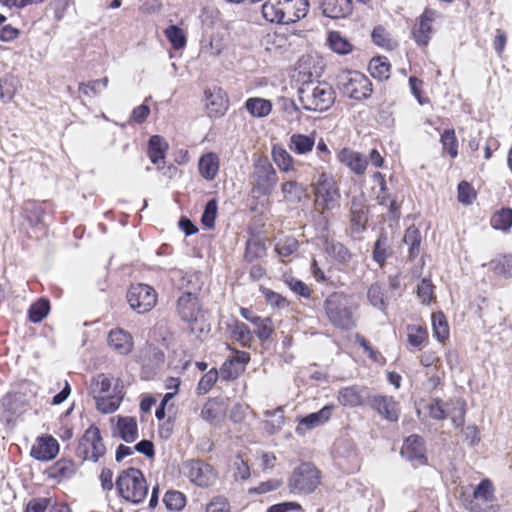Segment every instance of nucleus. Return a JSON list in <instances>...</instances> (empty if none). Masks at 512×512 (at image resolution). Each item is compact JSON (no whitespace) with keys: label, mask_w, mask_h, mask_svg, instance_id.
Masks as SVG:
<instances>
[{"label":"nucleus","mask_w":512,"mask_h":512,"mask_svg":"<svg viewBox=\"0 0 512 512\" xmlns=\"http://www.w3.org/2000/svg\"><path fill=\"white\" fill-rule=\"evenodd\" d=\"M118 495L125 501L139 504L148 494V485L144 474L138 468L129 467L120 472L115 482Z\"/></svg>","instance_id":"6"},{"label":"nucleus","mask_w":512,"mask_h":512,"mask_svg":"<svg viewBox=\"0 0 512 512\" xmlns=\"http://www.w3.org/2000/svg\"><path fill=\"white\" fill-rule=\"evenodd\" d=\"M226 413V401L221 397H211L204 403L200 416L209 424L218 425L225 419Z\"/></svg>","instance_id":"26"},{"label":"nucleus","mask_w":512,"mask_h":512,"mask_svg":"<svg viewBox=\"0 0 512 512\" xmlns=\"http://www.w3.org/2000/svg\"><path fill=\"white\" fill-rule=\"evenodd\" d=\"M184 471L187 478L201 488L213 486L218 478L214 467L202 460L187 461L184 464Z\"/></svg>","instance_id":"12"},{"label":"nucleus","mask_w":512,"mask_h":512,"mask_svg":"<svg viewBox=\"0 0 512 512\" xmlns=\"http://www.w3.org/2000/svg\"><path fill=\"white\" fill-rule=\"evenodd\" d=\"M387 235L381 233L374 243L372 258L380 266L383 267L388 258Z\"/></svg>","instance_id":"57"},{"label":"nucleus","mask_w":512,"mask_h":512,"mask_svg":"<svg viewBox=\"0 0 512 512\" xmlns=\"http://www.w3.org/2000/svg\"><path fill=\"white\" fill-rule=\"evenodd\" d=\"M138 362L143 367L158 368L165 362V353L158 346L146 343L138 354Z\"/></svg>","instance_id":"30"},{"label":"nucleus","mask_w":512,"mask_h":512,"mask_svg":"<svg viewBox=\"0 0 512 512\" xmlns=\"http://www.w3.org/2000/svg\"><path fill=\"white\" fill-rule=\"evenodd\" d=\"M163 502L167 509L172 511H180L186 505V497L180 491L169 490L165 493Z\"/></svg>","instance_id":"60"},{"label":"nucleus","mask_w":512,"mask_h":512,"mask_svg":"<svg viewBox=\"0 0 512 512\" xmlns=\"http://www.w3.org/2000/svg\"><path fill=\"white\" fill-rule=\"evenodd\" d=\"M76 473V464L72 459L60 458L47 469V476L57 482L70 479Z\"/></svg>","instance_id":"36"},{"label":"nucleus","mask_w":512,"mask_h":512,"mask_svg":"<svg viewBox=\"0 0 512 512\" xmlns=\"http://www.w3.org/2000/svg\"><path fill=\"white\" fill-rule=\"evenodd\" d=\"M409 87L411 93L420 105L430 102V98L424 93V81L416 76L409 77Z\"/></svg>","instance_id":"64"},{"label":"nucleus","mask_w":512,"mask_h":512,"mask_svg":"<svg viewBox=\"0 0 512 512\" xmlns=\"http://www.w3.org/2000/svg\"><path fill=\"white\" fill-rule=\"evenodd\" d=\"M176 312L180 319L187 322L193 330L194 323L203 317L202 305L198 294L191 292L182 293L176 301Z\"/></svg>","instance_id":"13"},{"label":"nucleus","mask_w":512,"mask_h":512,"mask_svg":"<svg viewBox=\"0 0 512 512\" xmlns=\"http://www.w3.org/2000/svg\"><path fill=\"white\" fill-rule=\"evenodd\" d=\"M439 16L440 14L437 10L426 7L422 14L416 18L411 33L418 46H428L433 33L432 25Z\"/></svg>","instance_id":"15"},{"label":"nucleus","mask_w":512,"mask_h":512,"mask_svg":"<svg viewBox=\"0 0 512 512\" xmlns=\"http://www.w3.org/2000/svg\"><path fill=\"white\" fill-rule=\"evenodd\" d=\"M368 220L369 208L366 199L363 196H354L350 207L351 229L356 233L363 232L367 227Z\"/></svg>","instance_id":"25"},{"label":"nucleus","mask_w":512,"mask_h":512,"mask_svg":"<svg viewBox=\"0 0 512 512\" xmlns=\"http://www.w3.org/2000/svg\"><path fill=\"white\" fill-rule=\"evenodd\" d=\"M494 500V487L492 482L485 478L474 489L472 495H462L464 507L471 512H495L491 504Z\"/></svg>","instance_id":"10"},{"label":"nucleus","mask_w":512,"mask_h":512,"mask_svg":"<svg viewBox=\"0 0 512 512\" xmlns=\"http://www.w3.org/2000/svg\"><path fill=\"white\" fill-rule=\"evenodd\" d=\"M53 203L51 200L38 201L29 199L22 205V215L30 225H38L43 222L46 215L53 213Z\"/></svg>","instance_id":"20"},{"label":"nucleus","mask_w":512,"mask_h":512,"mask_svg":"<svg viewBox=\"0 0 512 512\" xmlns=\"http://www.w3.org/2000/svg\"><path fill=\"white\" fill-rule=\"evenodd\" d=\"M309 7L308 0H267L262 5V15L271 23L291 24L303 19Z\"/></svg>","instance_id":"2"},{"label":"nucleus","mask_w":512,"mask_h":512,"mask_svg":"<svg viewBox=\"0 0 512 512\" xmlns=\"http://www.w3.org/2000/svg\"><path fill=\"white\" fill-rule=\"evenodd\" d=\"M367 298L372 306L379 310L385 311L387 308V301L385 297V289L379 283L370 285L367 291Z\"/></svg>","instance_id":"53"},{"label":"nucleus","mask_w":512,"mask_h":512,"mask_svg":"<svg viewBox=\"0 0 512 512\" xmlns=\"http://www.w3.org/2000/svg\"><path fill=\"white\" fill-rule=\"evenodd\" d=\"M108 83V77H103L101 79L91 80L88 82H81L78 88L79 92L83 95L92 97L99 95L100 91L108 86Z\"/></svg>","instance_id":"58"},{"label":"nucleus","mask_w":512,"mask_h":512,"mask_svg":"<svg viewBox=\"0 0 512 512\" xmlns=\"http://www.w3.org/2000/svg\"><path fill=\"white\" fill-rule=\"evenodd\" d=\"M440 143L442 145V154L449 155L455 159L459 153V143L454 128L445 129L440 135Z\"/></svg>","instance_id":"43"},{"label":"nucleus","mask_w":512,"mask_h":512,"mask_svg":"<svg viewBox=\"0 0 512 512\" xmlns=\"http://www.w3.org/2000/svg\"><path fill=\"white\" fill-rule=\"evenodd\" d=\"M272 159L277 167L283 172L294 170V158L280 146H274L272 149Z\"/></svg>","instance_id":"52"},{"label":"nucleus","mask_w":512,"mask_h":512,"mask_svg":"<svg viewBox=\"0 0 512 512\" xmlns=\"http://www.w3.org/2000/svg\"><path fill=\"white\" fill-rule=\"evenodd\" d=\"M490 226L494 230L509 233L512 228V208L501 207L495 210L490 217Z\"/></svg>","instance_id":"38"},{"label":"nucleus","mask_w":512,"mask_h":512,"mask_svg":"<svg viewBox=\"0 0 512 512\" xmlns=\"http://www.w3.org/2000/svg\"><path fill=\"white\" fill-rule=\"evenodd\" d=\"M315 210L321 214L339 206L340 188L335 177L324 170L318 172L316 181L312 184Z\"/></svg>","instance_id":"5"},{"label":"nucleus","mask_w":512,"mask_h":512,"mask_svg":"<svg viewBox=\"0 0 512 512\" xmlns=\"http://www.w3.org/2000/svg\"><path fill=\"white\" fill-rule=\"evenodd\" d=\"M205 95V109L208 117H222L228 110L229 99L226 92L219 87L207 89Z\"/></svg>","instance_id":"19"},{"label":"nucleus","mask_w":512,"mask_h":512,"mask_svg":"<svg viewBox=\"0 0 512 512\" xmlns=\"http://www.w3.org/2000/svg\"><path fill=\"white\" fill-rule=\"evenodd\" d=\"M343 91L350 98L364 100L371 96L373 89L370 79L358 71H349L343 83Z\"/></svg>","instance_id":"17"},{"label":"nucleus","mask_w":512,"mask_h":512,"mask_svg":"<svg viewBox=\"0 0 512 512\" xmlns=\"http://www.w3.org/2000/svg\"><path fill=\"white\" fill-rule=\"evenodd\" d=\"M298 97L305 110L322 112L334 104L335 91L327 82L309 81L298 88Z\"/></svg>","instance_id":"4"},{"label":"nucleus","mask_w":512,"mask_h":512,"mask_svg":"<svg viewBox=\"0 0 512 512\" xmlns=\"http://www.w3.org/2000/svg\"><path fill=\"white\" fill-rule=\"evenodd\" d=\"M234 355L227 358L220 367V376L224 381H233L239 378L246 370L251 360L250 353L228 346Z\"/></svg>","instance_id":"16"},{"label":"nucleus","mask_w":512,"mask_h":512,"mask_svg":"<svg viewBox=\"0 0 512 512\" xmlns=\"http://www.w3.org/2000/svg\"><path fill=\"white\" fill-rule=\"evenodd\" d=\"M364 390L365 388H361L358 385L342 387L338 390L337 401L344 407L355 408L363 406L365 404Z\"/></svg>","instance_id":"31"},{"label":"nucleus","mask_w":512,"mask_h":512,"mask_svg":"<svg viewBox=\"0 0 512 512\" xmlns=\"http://www.w3.org/2000/svg\"><path fill=\"white\" fill-rule=\"evenodd\" d=\"M403 241L409 246L408 258L409 260H414L418 257L420 253V245H421V232L415 226H409L405 230Z\"/></svg>","instance_id":"46"},{"label":"nucleus","mask_w":512,"mask_h":512,"mask_svg":"<svg viewBox=\"0 0 512 512\" xmlns=\"http://www.w3.org/2000/svg\"><path fill=\"white\" fill-rule=\"evenodd\" d=\"M315 141V132L309 135L294 133L289 138L288 147L296 155H306L313 150Z\"/></svg>","instance_id":"37"},{"label":"nucleus","mask_w":512,"mask_h":512,"mask_svg":"<svg viewBox=\"0 0 512 512\" xmlns=\"http://www.w3.org/2000/svg\"><path fill=\"white\" fill-rule=\"evenodd\" d=\"M226 329L232 340L243 347H250L253 341V335L244 322H241L237 318H232L227 322Z\"/></svg>","instance_id":"32"},{"label":"nucleus","mask_w":512,"mask_h":512,"mask_svg":"<svg viewBox=\"0 0 512 512\" xmlns=\"http://www.w3.org/2000/svg\"><path fill=\"white\" fill-rule=\"evenodd\" d=\"M433 335L438 342L445 344L450 337V329L443 312H435L432 314Z\"/></svg>","instance_id":"44"},{"label":"nucleus","mask_w":512,"mask_h":512,"mask_svg":"<svg viewBox=\"0 0 512 512\" xmlns=\"http://www.w3.org/2000/svg\"><path fill=\"white\" fill-rule=\"evenodd\" d=\"M130 308L139 314L151 311L158 300L156 290L147 284H132L126 294Z\"/></svg>","instance_id":"11"},{"label":"nucleus","mask_w":512,"mask_h":512,"mask_svg":"<svg viewBox=\"0 0 512 512\" xmlns=\"http://www.w3.org/2000/svg\"><path fill=\"white\" fill-rule=\"evenodd\" d=\"M320 471L309 462L297 466L288 479V487L292 493H312L320 484Z\"/></svg>","instance_id":"8"},{"label":"nucleus","mask_w":512,"mask_h":512,"mask_svg":"<svg viewBox=\"0 0 512 512\" xmlns=\"http://www.w3.org/2000/svg\"><path fill=\"white\" fill-rule=\"evenodd\" d=\"M328 44L337 54L346 55L353 51V44L339 31H331L329 33Z\"/></svg>","instance_id":"48"},{"label":"nucleus","mask_w":512,"mask_h":512,"mask_svg":"<svg viewBox=\"0 0 512 512\" xmlns=\"http://www.w3.org/2000/svg\"><path fill=\"white\" fill-rule=\"evenodd\" d=\"M253 197L270 196L278 182V175L273 165L267 160H259L254 165L251 175Z\"/></svg>","instance_id":"9"},{"label":"nucleus","mask_w":512,"mask_h":512,"mask_svg":"<svg viewBox=\"0 0 512 512\" xmlns=\"http://www.w3.org/2000/svg\"><path fill=\"white\" fill-rule=\"evenodd\" d=\"M113 381L112 375L98 373L91 378L88 385V394L94 399L96 409L102 414L114 413L125 397L120 378H117L114 383Z\"/></svg>","instance_id":"1"},{"label":"nucleus","mask_w":512,"mask_h":512,"mask_svg":"<svg viewBox=\"0 0 512 512\" xmlns=\"http://www.w3.org/2000/svg\"><path fill=\"white\" fill-rule=\"evenodd\" d=\"M334 409L333 404H328L317 412L298 418L296 433L303 435L305 432L327 423L331 419Z\"/></svg>","instance_id":"24"},{"label":"nucleus","mask_w":512,"mask_h":512,"mask_svg":"<svg viewBox=\"0 0 512 512\" xmlns=\"http://www.w3.org/2000/svg\"><path fill=\"white\" fill-rule=\"evenodd\" d=\"M425 452V442L421 436L416 434L408 436L404 440L401 448L402 456L406 457L410 461H417L420 464H425L427 462Z\"/></svg>","instance_id":"28"},{"label":"nucleus","mask_w":512,"mask_h":512,"mask_svg":"<svg viewBox=\"0 0 512 512\" xmlns=\"http://www.w3.org/2000/svg\"><path fill=\"white\" fill-rule=\"evenodd\" d=\"M477 191L471 183L462 180L457 185V200L459 203L469 206L477 199Z\"/></svg>","instance_id":"55"},{"label":"nucleus","mask_w":512,"mask_h":512,"mask_svg":"<svg viewBox=\"0 0 512 512\" xmlns=\"http://www.w3.org/2000/svg\"><path fill=\"white\" fill-rule=\"evenodd\" d=\"M164 35L174 50H181L186 47L187 35L185 31L177 25H170L164 30Z\"/></svg>","instance_id":"49"},{"label":"nucleus","mask_w":512,"mask_h":512,"mask_svg":"<svg viewBox=\"0 0 512 512\" xmlns=\"http://www.w3.org/2000/svg\"><path fill=\"white\" fill-rule=\"evenodd\" d=\"M372 42L387 51H392L398 47V41L392 36L384 26L377 25L371 33Z\"/></svg>","instance_id":"39"},{"label":"nucleus","mask_w":512,"mask_h":512,"mask_svg":"<svg viewBox=\"0 0 512 512\" xmlns=\"http://www.w3.org/2000/svg\"><path fill=\"white\" fill-rule=\"evenodd\" d=\"M489 269L497 276L512 277V254L502 255L488 263Z\"/></svg>","instance_id":"47"},{"label":"nucleus","mask_w":512,"mask_h":512,"mask_svg":"<svg viewBox=\"0 0 512 512\" xmlns=\"http://www.w3.org/2000/svg\"><path fill=\"white\" fill-rule=\"evenodd\" d=\"M266 251L265 242L259 237H252L246 242L243 257L245 261L252 263L257 259L263 258L266 255Z\"/></svg>","instance_id":"45"},{"label":"nucleus","mask_w":512,"mask_h":512,"mask_svg":"<svg viewBox=\"0 0 512 512\" xmlns=\"http://www.w3.org/2000/svg\"><path fill=\"white\" fill-rule=\"evenodd\" d=\"M233 467L236 480L246 481L250 478L251 468L241 453L236 454Z\"/></svg>","instance_id":"63"},{"label":"nucleus","mask_w":512,"mask_h":512,"mask_svg":"<svg viewBox=\"0 0 512 512\" xmlns=\"http://www.w3.org/2000/svg\"><path fill=\"white\" fill-rule=\"evenodd\" d=\"M435 286L428 278H423L417 285V296L423 305H429L435 300Z\"/></svg>","instance_id":"61"},{"label":"nucleus","mask_w":512,"mask_h":512,"mask_svg":"<svg viewBox=\"0 0 512 512\" xmlns=\"http://www.w3.org/2000/svg\"><path fill=\"white\" fill-rule=\"evenodd\" d=\"M220 375V371L216 368H211L208 372H206L199 380L196 386L197 395H205L207 394L216 384Z\"/></svg>","instance_id":"56"},{"label":"nucleus","mask_w":512,"mask_h":512,"mask_svg":"<svg viewBox=\"0 0 512 512\" xmlns=\"http://www.w3.org/2000/svg\"><path fill=\"white\" fill-rule=\"evenodd\" d=\"M220 169V159L215 152L204 153L198 160V171L202 178L213 181Z\"/></svg>","instance_id":"35"},{"label":"nucleus","mask_w":512,"mask_h":512,"mask_svg":"<svg viewBox=\"0 0 512 512\" xmlns=\"http://www.w3.org/2000/svg\"><path fill=\"white\" fill-rule=\"evenodd\" d=\"M168 149L169 144L162 136L152 135L149 138L147 156L159 170L164 168Z\"/></svg>","instance_id":"29"},{"label":"nucleus","mask_w":512,"mask_h":512,"mask_svg":"<svg viewBox=\"0 0 512 512\" xmlns=\"http://www.w3.org/2000/svg\"><path fill=\"white\" fill-rule=\"evenodd\" d=\"M323 308L329 322L336 328L348 331L356 326L354 310L357 309V305L350 303L346 293L332 292L325 298Z\"/></svg>","instance_id":"3"},{"label":"nucleus","mask_w":512,"mask_h":512,"mask_svg":"<svg viewBox=\"0 0 512 512\" xmlns=\"http://www.w3.org/2000/svg\"><path fill=\"white\" fill-rule=\"evenodd\" d=\"M255 335L260 341L268 340L274 333V324L270 317H258V320L254 322Z\"/></svg>","instance_id":"59"},{"label":"nucleus","mask_w":512,"mask_h":512,"mask_svg":"<svg viewBox=\"0 0 512 512\" xmlns=\"http://www.w3.org/2000/svg\"><path fill=\"white\" fill-rule=\"evenodd\" d=\"M115 434L127 443L134 442L139 436L137 419L131 416H118Z\"/></svg>","instance_id":"34"},{"label":"nucleus","mask_w":512,"mask_h":512,"mask_svg":"<svg viewBox=\"0 0 512 512\" xmlns=\"http://www.w3.org/2000/svg\"><path fill=\"white\" fill-rule=\"evenodd\" d=\"M324 251L335 262L341 265H348L353 259V253L342 242L326 239L324 241Z\"/></svg>","instance_id":"33"},{"label":"nucleus","mask_w":512,"mask_h":512,"mask_svg":"<svg viewBox=\"0 0 512 512\" xmlns=\"http://www.w3.org/2000/svg\"><path fill=\"white\" fill-rule=\"evenodd\" d=\"M320 9L324 16L331 19H345L354 10L352 0H320Z\"/></svg>","instance_id":"27"},{"label":"nucleus","mask_w":512,"mask_h":512,"mask_svg":"<svg viewBox=\"0 0 512 512\" xmlns=\"http://www.w3.org/2000/svg\"><path fill=\"white\" fill-rule=\"evenodd\" d=\"M50 312V302L46 298H39L28 309V319L32 323H40Z\"/></svg>","instance_id":"50"},{"label":"nucleus","mask_w":512,"mask_h":512,"mask_svg":"<svg viewBox=\"0 0 512 512\" xmlns=\"http://www.w3.org/2000/svg\"><path fill=\"white\" fill-rule=\"evenodd\" d=\"M272 102L270 100L260 98V97H251L248 98L245 102L246 110L253 117H266L272 111Z\"/></svg>","instance_id":"42"},{"label":"nucleus","mask_w":512,"mask_h":512,"mask_svg":"<svg viewBox=\"0 0 512 512\" xmlns=\"http://www.w3.org/2000/svg\"><path fill=\"white\" fill-rule=\"evenodd\" d=\"M407 341L412 347L421 349L429 342V333L425 325H407Z\"/></svg>","instance_id":"40"},{"label":"nucleus","mask_w":512,"mask_h":512,"mask_svg":"<svg viewBox=\"0 0 512 512\" xmlns=\"http://www.w3.org/2000/svg\"><path fill=\"white\" fill-rule=\"evenodd\" d=\"M283 282L289 289L296 295L305 299H310L312 296V289L302 280L294 277L292 274H284Z\"/></svg>","instance_id":"51"},{"label":"nucleus","mask_w":512,"mask_h":512,"mask_svg":"<svg viewBox=\"0 0 512 512\" xmlns=\"http://www.w3.org/2000/svg\"><path fill=\"white\" fill-rule=\"evenodd\" d=\"M107 343L112 351L121 356H127L134 350L132 334L121 327H116L109 331Z\"/></svg>","instance_id":"21"},{"label":"nucleus","mask_w":512,"mask_h":512,"mask_svg":"<svg viewBox=\"0 0 512 512\" xmlns=\"http://www.w3.org/2000/svg\"><path fill=\"white\" fill-rule=\"evenodd\" d=\"M60 444L50 434H42L36 437L30 449V456L40 462H49L57 457Z\"/></svg>","instance_id":"18"},{"label":"nucleus","mask_w":512,"mask_h":512,"mask_svg":"<svg viewBox=\"0 0 512 512\" xmlns=\"http://www.w3.org/2000/svg\"><path fill=\"white\" fill-rule=\"evenodd\" d=\"M226 47L225 35L221 32H213L209 41L203 46V51L213 57L219 56Z\"/></svg>","instance_id":"54"},{"label":"nucleus","mask_w":512,"mask_h":512,"mask_svg":"<svg viewBox=\"0 0 512 512\" xmlns=\"http://www.w3.org/2000/svg\"><path fill=\"white\" fill-rule=\"evenodd\" d=\"M76 456L82 461L96 463L106 454V446L100 429L91 424L78 440Z\"/></svg>","instance_id":"7"},{"label":"nucleus","mask_w":512,"mask_h":512,"mask_svg":"<svg viewBox=\"0 0 512 512\" xmlns=\"http://www.w3.org/2000/svg\"><path fill=\"white\" fill-rule=\"evenodd\" d=\"M336 157L339 163L348 168L353 174L358 176L365 174L368 167V160L362 153L349 147H343L337 152Z\"/></svg>","instance_id":"23"},{"label":"nucleus","mask_w":512,"mask_h":512,"mask_svg":"<svg viewBox=\"0 0 512 512\" xmlns=\"http://www.w3.org/2000/svg\"><path fill=\"white\" fill-rule=\"evenodd\" d=\"M368 71L377 80H387L391 74V64L387 57H373L368 64Z\"/></svg>","instance_id":"41"},{"label":"nucleus","mask_w":512,"mask_h":512,"mask_svg":"<svg viewBox=\"0 0 512 512\" xmlns=\"http://www.w3.org/2000/svg\"><path fill=\"white\" fill-rule=\"evenodd\" d=\"M28 405L26 396L21 392H9L3 396L0 403V415L7 422L13 421Z\"/></svg>","instance_id":"22"},{"label":"nucleus","mask_w":512,"mask_h":512,"mask_svg":"<svg viewBox=\"0 0 512 512\" xmlns=\"http://www.w3.org/2000/svg\"><path fill=\"white\" fill-rule=\"evenodd\" d=\"M299 248V242L294 237L280 239L275 245V251L281 257H289Z\"/></svg>","instance_id":"62"},{"label":"nucleus","mask_w":512,"mask_h":512,"mask_svg":"<svg viewBox=\"0 0 512 512\" xmlns=\"http://www.w3.org/2000/svg\"><path fill=\"white\" fill-rule=\"evenodd\" d=\"M368 406L382 419L397 422L400 418V403L391 395L375 394L367 397Z\"/></svg>","instance_id":"14"}]
</instances>
